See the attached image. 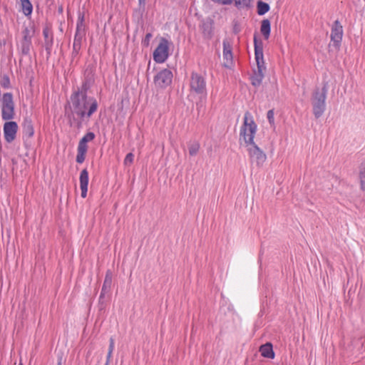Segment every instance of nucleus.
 I'll use <instances>...</instances> for the list:
<instances>
[{"label": "nucleus", "mask_w": 365, "mask_h": 365, "mask_svg": "<svg viewBox=\"0 0 365 365\" xmlns=\"http://www.w3.org/2000/svg\"><path fill=\"white\" fill-rule=\"evenodd\" d=\"M71 105L68 103L66 107L65 115L71 127L79 130L83 121H88L91 116L97 110L98 102L93 97L80 96L78 94L71 96Z\"/></svg>", "instance_id": "nucleus-1"}, {"label": "nucleus", "mask_w": 365, "mask_h": 365, "mask_svg": "<svg viewBox=\"0 0 365 365\" xmlns=\"http://www.w3.org/2000/svg\"><path fill=\"white\" fill-rule=\"evenodd\" d=\"M255 54L257 62V70L254 71V74L251 76L252 85L255 87H259L264 76V62L263 59V46L262 42H258L257 37L254 38Z\"/></svg>", "instance_id": "nucleus-2"}, {"label": "nucleus", "mask_w": 365, "mask_h": 365, "mask_svg": "<svg viewBox=\"0 0 365 365\" xmlns=\"http://www.w3.org/2000/svg\"><path fill=\"white\" fill-rule=\"evenodd\" d=\"M257 125L253 120L250 113H245L243 124L240 131V140H244L245 146L255 143L254 138L256 134Z\"/></svg>", "instance_id": "nucleus-3"}, {"label": "nucleus", "mask_w": 365, "mask_h": 365, "mask_svg": "<svg viewBox=\"0 0 365 365\" xmlns=\"http://www.w3.org/2000/svg\"><path fill=\"white\" fill-rule=\"evenodd\" d=\"M190 91L200 96V101L197 103V108L202 106V101L207 96L206 81L200 73L192 71L190 78Z\"/></svg>", "instance_id": "nucleus-4"}, {"label": "nucleus", "mask_w": 365, "mask_h": 365, "mask_svg": "<svg viewBox=\"0 0 365 365\" xmlns=\"http://www.w3.org/2000/svg\"><path fill=\"white\" fill-rule=\"evenodd\" d=\"M1 106V117L4 120H9L14 117V103L11 93H6L3 95Z\"/></svg>", "instance_id": "nucleus-5"}, {"label": "nucleus", "mask_w": 365, "mask_h": 365, "mask_svg": "<svg viewBox=\"0 0 365 365\" xmlns=\"http://www.w3.org/2000/svg\"><path fill=\"white\" fill-rule=\"evenodd\" d=\"M169 41L161 38L160 43L153 52V59L157 63H163L168 58Z\"/></svg>", "instance_id": "nucleus-6"}, {"label": "nucleus", "mask_w": 365, "mask_h": 365, "mask_svg": "<svg viewBox=\"0 0 365 365\" xmlns=\"http://www.w3.org/2000/svg\"><path fill=\"white\" fill-rule=\"evenodd\" d=\"M173 75L169 69H163L159 71L154 78L155 86L160 88H165L172 83Z\"/></svg>", "instance_id": "nucleus-7"}, {"label": "nucleus", "mask_w": 365, "mask_h": 365, "mask_svg": "<svg viewBox=\"0 0 365 365\" xmlns=\"http://www.w3.org/2000/svg\"><path fill=\"white\" fill-rule=\"evenodd\" d=\"M249 155L252 163H256L257 165H262L267 159L266 154L256 145L252 143L246 145Z\"/></svg>", "instance_id": "nucleus-8"}, {"label": "nucleus", "mask_w": 365, "mask_h": 365, "mask_svg": "<svg viewBox=\"0 0 365 365\" xmlns=\"http://www.w3.org/2000/svg\"><path fill=\"white\" fill-rule=\"evenodd\" d=\"M343 34V26L338 20H336L331 26L330 38L336 50L340 48Z\"/></svg>", "instance_id": "nucleus-9"}, {"label": "nucleus", "mask_w": 365, "mask_h": 365, "mask_svg": "<svg viewBox=\"0 0 365 365\" xmlns=\"http://www.w3.org/2000/svg\"><path fill=\"white\" fill-rule=\"evenodd\" d=\"M23 38L21 41V52L22 55L28 56L31 47V39L34 34V30L26 27L22 31Z\"/></svg>", "instance_id": "nucleus-10"}, {"label": "nucleus", "mask_w": 365, "mask_h": 365, "mask_svg": "<svg viewBox=\"0 0 365 365\" xmlns=\"http://www.w3.org/2000/svg\"><path fill=\"white\" fill-rule=\"evenodd\" d=\"M18 130V125L14 121H8L4 123V138L7 143H11L16 138Z\"/></svg>", "instance_id": "nucleus-11"}, {"label": "nucleus", "mask_w": 365, "mask_h": 365, "mask_svg": "<svg viewBox=\"0 0 365 365\" xmlns=\"http://www.w3.org/2000/svg\"><path fill=\"white\" fill-rule=\"evenodd\" d=\"M22 133L23 138L24 140V145L26 148H28L31 145V143L29 141V140L34 135V130L31 119H24V123L22 124Z\"/></svg>", "instance_id": "nucleus-12"}, {"label": "nucleus", "mask_w": 365, "mask_h": 365, "mask_svg": "<svg viewBox=\"0 0 365 365\" xmlns=\"http://www.w3.org/2000/svg\"><path fill=\"white\" fill-rule=\"evenodd\" d=\"M232 46L231 42L227 39H225L223 41V57L226 61V62H225V67H229L230 64L232 62Z\"/></svg>", "instance_id": "nucleus-13"}, {"label": "nucleus", "mask_w": 365, "mask_h": 365, "mask_svg": "<svg viewBox=\"0 0 365 365\" xmlns=\"http://www.w3.org/2000/svg\"><path fill=\"white\" fill-rule=\"evenodd\" d=\"M43 35L44 37V48L46 51L47 58H48L51 53V49L53 44V38L52 34L47 28L43 29Z\"/></svg>", "instance_id": "nucleus-14"}, {"label": "nucleus", "mask_w": 365, "mask_h": 365, "mask_svg": "<svg viewBox=\"0 0 365 365\" xmlns=\"http://www.w3.org/2000/svg\"><path fill=\"white\" fill-rule=\"evenodd\" d=\"M80 187L81 190V197L85 198L87 195L88 184V173L86 169H83L80 174Z\"/></svg>", "instance_id": "nucleus-15"}, {"label": "nucleus", "mask_w": 365, "mask_h": 365, "mask_svg": "<svg viewBox=\"0 0 365 365\" xmlns=\"http://www.w3.org/2000/svg\"><path fill=\"white\" fill-rule=\"evenodd\" d=\"M86 36V25L84 24V15L79 14L74 37L83 38Z\"/></svg>", "instance_id": "nucleus-16"}, {"label": "nucleus", "mask_w": 365, "mask_h": 365, "mask_svg": "<svg viewBox=\"0 0 365 365\" xmlns=\"http://www.w3.org/2000/svg\"><path fill=\"white\" fill-rule=\"evenodd\" d=\"M259 352L261 355L267 359H274V352L273 351V346L272 343L267 342L264 344H262L259 347Z\"/></svg>", "instance_id": "nucleus-17"}, {"label": "nucleus", "mask_w": 365, "mask_h": 365, "mask_svg": "<svg viewBox=\"0 0 365 365\" xmlns=\"http://www.w3.org/2000/svg\"><path fill=\"white\" fill-rule=\"evenodd\" d=\"M212 21L211 20L204 21L201 26L200 29L202 30V34L205 38H211L213 34V26Z\"/></svg>", "instance_id": "nucleus-18"}, {"label": "nucleus", "mask_w": 365, "mask_h": 365, "mask_svg": "<svg viewBox=\"0 0 365 365\" xmlns=\"http://www.w3.org/2000/svg\"><path fill=\"white\" fill-rule=\"evenodd\" d=\"M82 39L83 38L74 37L73 43V51L71 53V63H73L75 61V59L78 57L79 54V51L81 48Z\"/></svg>", "instance_id": "nucleus-19"}, {"label": "nucleus", "mask_w": 365, "mask_h": 365, "mask_svg": "<svg viewBox=\"0 0 365 365\" xmlns=\"http://www.w3.org/2000/svg\"><path fill=\"white\" fill-rule=\"evenodd\" d=\"M271 25L269 19H264L261 22L260 31L264 39H268L270 34Z\"/></svg>", "instance_id": "nucleus-20"}, {"label": "nucleus", "mask_w": 365, "mask_h": 365, "mask_svg": "<svg viewBox=\"0 0 365 365\" xmlns=\"http://www.w3.org/2000/svg\"><path fill=\"white\" fill-rule=\"evenodd\" d=\"M112 284V272L110 270H108L106 274L105 279L103 282V284L102 287V290L103 292H110V287Z\"/></svg>", "instance_id": "nucleus-21"}, {"label": "nucleus", "mask_w": 365, "mask_h": 365, "mask_svg": "<svg viewBox=\"0 0 365 365\" xmlns=\"http://www.w3.org/2000/svg\"><path fill=\"white\" fill-rule=\"evenodd\" d=\"M95 82L94 72L92 68H87L84 73L83 83L92 86Z\"/></svg>", "instance_id": "nucleus-22"}, {"label": "nucleus", "mask_w": 365, "mask_h": 365, "mask_svg": "<svg viewBox=\"0 0 365 365\" xmlns=\"http://www.w3.org/2000/svg\"><path fill=\"white\" fill-rule=\"evenodd\" d=\"M96 135L93 132L87 133L79 141L78 145L79 147L86 148L88 149L87 143L93 140L95 138Z\"/></svg>", "instance_id": "nucleus-23"}, {"label": "nucleus", "mask_w": 365, "mask_h": 365, "mask_svg": "<svg viewBox=\"0 0 365 365\" xmlns=\"http://www.w3.org/2000/svg\"><path fill=\"white\" fill-rule=\"evenodd\" d=\"M312 104L314 107V113L317 118L319 117V98H318V92L316 91L313 96Z\"/></svg>", "instance_id": "nucleus-24"}, {"label": "nucleus", "mask_w": 365, "mask_h": 365, "mask_svg": "<svg viewBox=\"0 0 365 365\" xmlns=\"http://www.w3.org/2000/svg\"><path fill=\"white\" fill-rule=\"evenodd\" d=\"M22 10L26 16H29L31 14L33 6L29 0H21Z\"/></svg>", "instance_id": "nucleus-25"}, {"label": "nucleus", "mask_w": 365, "mask_h": 365, "mask_svg": "<svg viewBox=\"0 0 365 365\" xmlns=\"http://www.w3.org/2000/svg\"><path fill=\"white\" fill-rule=\"evenodd\" d=\"M257 14L260 16L265 14L269 10L267 3L259 1L257 4Z\"/></svg>", "instance_id": "nucleus-26"}, {"label": "nucleus", "mask_w": 365, "mask_h": 365, "mask_svg": "<svg viewBox=\"0 0 365 365\" xmlns=\"http://www.w3.org/2000/svg\"><path fill=\"white\" fill-rule=\"evenodd\" d=\"M88 149L86 148H82L78 146L77 149V155H76V162L78 163H82L86 158V154L87 153Z\"/></svg>", "instance_id": "nucleus-27"}, {"label": "nucleus", "mask_w": 365, "mask_h": 365, "mask_svg": "<svg viewBox=\"0 0 365 365\" xmlns=\"http://www.w3.org/2000/svg\"><path fill=\"white\" fill-rule=\"evenodd\" d=\"M359 180L361 190H365V163L360 167Z\"/></svg>", "instance_id": "nucleus-28"}, {"label": "nucleus", "mask_w": 365, "mask_h": 365, "mask_svg": "<svg viewBox=\"0 0 365 365\" xmlns=\"http://www.w3.org/2000/svg\"><path fill=\"white\" fill-rule=\"evenodd\" d=\"M91 86L83 82L81 88H78L76 91L73 92V94H78L80 96H87V91L91 88Z\"/></svg>", "instance_id": "nucleus-29"}, {"label": "nucleus", "mask_w": 365, "mask_h": 365, "mask_svg": "<svg viewBox=\"0 0 365 365\" xmlns=\"http://www.w3.org/2000/svg\"><path fill=\"white\" fill-rule=\"evenodd\" d=\"M252 0H235V5L239 9L250 6Z\"/></svg>", "instance_id": "nucleus-30"}, {"label": "nucleus", "mask_w": 365, "mask_h": 365, "mask_svg": "<svg viewBox=\"0 0 365 365\" xmlns=\"http://www.w3.org/2000/svg\"><path fill=\"white\" fill-rule=\"evenodd\" d=\"M200 149V144L194 142L189 145V154L192 156L196 155Z\"/></svg>", "instance_id": "nucleus-31"}, {"label": "nucleus", "mask_w": 365, "mask_h": 365, "mask_svg": "<svg viewBox=\"0 0 365 365\" xmlns=\"http://www.w3.org/2000/svg\"><path fill=\"white\" fill-rule=\"evenodd\" d=\"M1 85L4 88H9L11 86L10 79L7 75H4L1 81Z\"/></svg>", "instance_id": "nucleus-32"}, {"label": "nucleus", "mask_w": 365, "mask_h": 365, "mask_svg": "<svg viewBox=\"0 0 365 365\" xmlns=\"http://www.w3.org/2000/svg\"><path fill=\"white\" fill-rule=\"evenodd\" d=\"M274 110H268L267 113V120L269 123V124L272 125V126H274Z\"/></svg>", "instance_id": "nucleus-33"}, {"label": "nucleus", "mask_w": 365, "mask_h": 365, "mask_svg": "<svg viewBox=\"0 0 365 365\" xmlns=\"http://www.w3.org/2000/svg\"><path fill=\"white\" fill-rule=\"evenodd\" d=\"M152 36L153 34L151 33H148L142 41V45L145 47H148L150 44V41Z\"/></svg>", "instance_id": "nucleus-34"}, {"label": "nucleus", "mask_w": 365, "mask_h": 365, "mask_svg": "<svg viewBox=\"0 0 365 365\" xmlns=\"http://www.w3.org/2000/svg\"><path fill=\"white\" fill-rule=\"evenodd\" d=\"M108 293V292H103L102 289H101V294H100V297H99V304L101 305V309L103 308V305L105 302V300H106V294Z\"/></svg>", "instance_id": "nucleus-35"}, {"label": "nucleus", "mask_w": 365, "mask_h": 365, "mask_svg": "<svg viewBox=\"0 0 365 365\" xmlns=\"http://www.w3.org/2000/svg\"><path fill=\"white\" fill-rule=\"evenodd\" d=\"M133 158H134V155L133 153H128L124 160L125 165H128V164L133 163Z\"/></svg>", "instance_id": "nucleus-36"}, {"label": "nucleus", "mask_w": 365, "mask_h": 365, "mask_svg": "<svg viewBox=\"0 0 365 365\" xmlns=\"http://www.w3.org/2000/svg\"><path fill=\"white\" fill-rule=\"evenodd\" d=\"M325 88L324 87L322 89V92H321V113L324 111V103L325 100Z\"/></svg>", "instance_id": "nucleus-37"}, {"label": "nucleus", "mask_w": 365, "mask_h": 365, "mask_svg": "<svg viewBox=\"0 0 365 365\" xmlns=\"http://www.w3.org/2000/svg\"><path fill=\"white\" fill-rule=\"evenodd\" d=\"M213 2L218 3L222 5L230 4L232 0H212Z\"/></svg>", "instance_id": "nucleus-38"}, {"label": "nucleus", "mask_w": 365, "mask_h": 365, "mask_svg": "<svg viewBox=\"0 0 365 365\" xmlns=\"http://www.w3.org/2000/svg\"><path fill=\"white\" fill-rule=\"evenodd\" d=\"M109 342H110V344H109L108 351L113 352V351L114 349V339L113 337L110 338Z\"/></svg>", "instance_id": "nucleus-39"}, {"label": "nucleus", "mask_w": 365, "mask_h": 365, "mask_svg": "<svg viewBox=\"0 0 365 365\" xmlns=\"http://www.w3.org/2000/svg\"><path fill=\"white\" fill-rule=\"evenodd\" d=\"M113 352H108L107 357H106V362L110 363L112 357Z\"/></svg>", "instance_id": "nucleus-40"}, {"label": "nucleus", "mask_w": 365, "mask_h": 365, "mask_svg": "<svg viewBox=\"0 0 365 365\" xmlns=\"http://www.w3.org/2000/svg\"><path fill=\"white\" fill-rule=\"evenodd\" d=\"M140 6H144L145 4V0H138Z\"/></svg>", "instance_id": "nucleus-41"}, {"label": "nucleus", "mask_w": 365, "mask_h": 365, "mask_svg": "<svg viewBox=\"0 0 365 365\" xmlns=\"http://www.w3.org/2000/svg\"><path fill=\"white\" fill-rule=\"evenodd\" d=\"M57 365H62V356L58 357Z\"/></svg>", "instance_id": "nucleus-42"}, {"label": "nucleus", "mask_w": 365, "mask_h": 365, "mask_svg": "<svg viewBox=\"0 0 365 365\" xmlns=\"http://www.w3.org/2000/svg\"><path fill=\"white\" fill-rule=\"evenodd\" d=\"M234 32H235V34H237V33L238 32L237 29V28H235V27L234 28Z\"/></svg>", "instance_id": "nucleus-43"}, {"label": "nucleus", "mask_w": 365, "mask_h": 365, "mask_svg": "<svg viewBox=\"0 0 365 365\" xmlns=\"http://www.w3.org/2000/svg\"><path fill=\"white\" fill-rule=\"evenodd\" d=\"M110 363L106 362L105 365H109Z\"/></svg>", "instance_id": "nucleus-44"}]
</instances>
